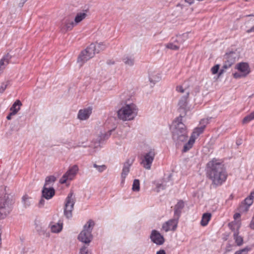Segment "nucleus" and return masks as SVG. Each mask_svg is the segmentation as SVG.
Returning a JSON list of instances; mask_svg holds the SVG:
<instances>
[{
    "instance_id": "f257e3e1",
    "label": "nucleus",
    "mask_w": 254,
    "mask_h": 254,
    "mask_svg": "<svg viewBox=\"0 0 254 254\" xmlns=\"http://www.w3.org/2000/svg\"><path fill=\"white\" fill-rule=\"evenodd\" d=\"M207 174L212 184L216 186L222 185L227 177L223 165L215 159L207 163Z\"/></svg>"
},
{
    "instance_id": "f03ea898",
    "label": "nucleus",
    "mask_w": 254,
    "mask_h": 254,
    "mask_svg": "<svg viewBox=\"0 0 254 254\" xmlns=\"http://www.w3.org/2000/svg\"><path fill=\"white\" fill-rule=\"evenodd\" d=\"M183 116L178 117L172 123L171 127L172 139L177 145L187 141L188 131L185 124L182 122Z\"/></svg>"
},
{
    "instance_id": "7ed1b4c3",
    "label": "nucleus",
    "mask_w": 254,
    "mask_h": 254,
    "mask_svg": "<svg viewBox=\"0 0 254 254\" xmlns=\"http://www.w3.org/2000/svg\"><path fill=\"white\" fill-rule=\"evenodd\" d=\"M138 108L131 99L123 102L122 107L118 111V118L123 121H132L137 115Z\"/></svg>"
},
{
    "instance_id": "20e7f679",
    "label": "nucleus",
    "mask_w": 254,
    "mask_h": 254,
    "mask_svg": "<svg viewBox=\"0 0 254 254\" xmlns=\"http://www.w3.org/2000/svg\"><path fill=\"white\" fill-rule=\"evenodd\" d=\"M12 200L6 187H0V219L5 218L10 211Z\"/></svg>"
},
{
    "instance_id": "39448f33",
    "label": "nucleus",
    "mask_w": 254,
    "mask_h": 254,
    "mask_svg": "<svg viewBox=\"0 0 254 254\" xmlns=\"http://www.w3.org/2000/svg\"><path fill=\"white\" fill-rule=\"evenodd\" d=\"M94 225V222L91 220H89L84 226L83 230L80 233L78 236V239L79 241L88 244L92 239L91 234L93 227Z\"/></svg>"
},
{
    "instance_id": "423d86ee",
    "label": "nucleus",
    "mask_w": 254,
    "mask_h": 254,
    "mask_svg": "<svg viewBox=\"0 0 254 254\" xmlns=\"http://www.w3.org/2000/svg\"><path fill=\"white\" fill-rule=\"evenodd\" d=\"M177 90L179 92L185 93V95L180 100L178 103L179 109L181 113L180 116L182 115L183 117L186 113L187 100L189 95L190 90L184 84L177 86Z\"/></svg>"
},
{
    "instance_id": "0eeeda50",
    "label": "nucleus",
    "mask_w": 254,
    "mask_h": 254,
    "mask_svg": "<svg viewBox=\"0 0 254 254\" xmlns=\"http://www.w3.org/2000/svg\"><path fill=\"white\" fill-rule=\"evenodd\" d=\"M156 155L155 150L150 148L143 153L141 157V165L146 170H150Z\"/></svg>"
},
{
    "instance_id": "6e6552de",
    "label": "nucleus",
    "mask_w": 254,
    "mask_h": 254,
    "mask_svg": "<svg viewBox=\"0 0 254 254\" xmlns=\"http://www.w3.org/2000/svg\"><path fill=\"white\" fill-rule=\"evenodd\" d=\"M75 198L72 192H70L66 197L64 207V215L67 218L72 217Z\"/></svg>"
},
{
    "instance_id": "1a4fd4ad",
    "label": "nucleus",
    "mask_w": 254,
    "mask_h": 254,
    "mask_svg": "<svg viewBox=\"0 0 254 254\" xmlns=\"http://www.w3.org/2000/svg\"><path fill=\"white\" fill-rule=\"evenodd\" d=\"M235 68L238 71L233 73V76L235 78L245 77L251 71L250 67L247 63H238L236 64Z\"/></svg>"
},
{
    "instance_id": "9d476101",
    "label": "nucleus",
    "mask_w": 254,
    "mask_h": 254,
    "mask_svg": "<svg viewBox=\"0 0 254 254\" xmlns=\"http://www.w3.org/2000/svg\"><path fill=\"white\" fill-rule=\"evenodd\" d=\"M204 129V126L195 128L192 132L188 141L184 145L183 151L187 152L193 146L196 138L203 132Z\"/></svg>"
},
{
    "instance_id": "9b49d317",
    "label": "nucleus",
    "mask_w": 254,
    "mask_h": 254,
    "mask_svg": "<svg viewBox=\"0 0 254 254\" xmlns=\"http://www.w3.org/2000/svg\"><path fill=\"white\" fill-rule=\"evenodd\" d=\"M78 171V167L74 165L70 168L60 180V183L64 184L67 180H72Z\"/></svg>"
},
{
    "instance_id": "f8f14e48",
    "label": "nucleus",
    "mask_w": 254,
    "mask_h": 254,
    "mask_svg": "<svg viewBox=\"0 0 254 254\" xmlns=\"http://www.w3.org/2000/svg\"><path fill=\"white\" fill-rule=\"evenodd\" d=\"M150 238L151 241L157 245H162L165 242L164 237L155 230L152 231Z\"/></svg>"
},
{
    "instance_id": "ddd939ff",
    "label": "nucleus",
    "mask_w": 254,
    "mask_h": 254,
    "mask_svg": "<svg viewBox=\"0 0 254 254\" xmlns=\"http://www.w3.org/2000/svg\"><path fill=\"white\" fill-rule=\"evenodd\" d=\"M178 224V219L175 218L168 220L164 223L162 226V230L167 232L176 230Z\"/></svg>"
},
{
    "instance_id": "4468645a",
    "label": "nucleus",
    "mask_w": 254,
    "mask_h": 254,
    "mask_svg": "<svg viewBox=\"0 0 254 254\" xmlns=\"http://www.w3.org/2000/svg\"><path fill=\"white\" fill-rule=\"evenodd\" d=\"M132 161L127 159L123 165V167L121 173V184H123L125 182V179L130 171V167L132 165Z\"/></svg>"
},
{
    "instance_id": "2eb2a0df",
    "label": "nucleus",
    "mask_w": 254,
    "mask_h": 254,
    "mask_svg": "<svg viewBox=\"0 0 254 254\" xmlns=\"http://www.w3.org/2000/svg\"><path fill=\"white\" fill-rule=\"evenodd\" d=\"M42 197L46 199H50L52 198L55 194V191L53 188L44 186L42 191Z\"/></svg>"
},
{
    "instance_id": "dca6fc26",
    "label": "nucleus",
    "mask_w": 254,
    "mask_h": 254,
    "mask_svg": "<svg viewBox=\"0 0 254 254\" xmlns=\"http://www.w3.org/2000/svg\"><path fill=\"white\" fill-rule=\"evenodd\" d=\"M92 113V110L90 108L81 109L78 113V119L80 120H86L89 118Z\"/></svg>"
},
{
    "instance_id": "f3484780",
    "label": "nucleus",
    "mask_w": 254,
    "mask_h": 254,
    "mask_svg": "<svg viewBox=\"0 0 254 254\" xmlns=\"http://www.w3.org/2000/svg\"><path fill=\"white\" fill-rule=\"evenodd\" d=\"M123 62L127 67L133 66L135 63L134 58L133 55L126 54L122 58Z\"/></svg>"
},
{
    "instance_id": "a211bd4d",
    "label": "nucleus",
    "mask_w": 254,
    "mask_h": 254,
    "mask_svg": "<svg viewBox=\"0 0 254 254\" xmlns=\"http://www.w3.org/2000/svg\"><path fill=\"white\" fill-rule=\"evenodd\" d=\"M11 58V56L7 53L0 60V72H2L3 70L9 64V61Z\"/></svg>"
},
{
    "instance_id": "6ab92c4d",
    "label": "nucleus",
    "mask_w": 254,
    "mask_h": 254,
    "mask_svg": "<svg viewBox=\"0 0 254 254\" xmlns=\"http://www.w3.org/2000/svg\"><path fill=\"white\" fill-rule=\"evenodd\" d=\"M75 25L74 22L66 19L62 23L61 29L63 32H65L71 30Z\"/></svg>"
},
{
    "instance_id": "aec40b11",
    "label": "nucleus",
    "mask_w": 254,
    "mask_h": 254,
    "mask_svg": "<svg viewBox=\"0 0 254 254\" xmlns=\"http://www.w3.org/2000/svg\"><path fill=\"white\" fill-rule=\"evenodd\" d=\"M22 105V104L19 100H16L10 108L11 115H16L20 110Z\"/></svg>"
},
{
    "instance_id": "412c9836",
    "label": "nucleus",
    "mask_w": 254,
    "mask_h": 254,
    "mask_svg": "<svg viewBox=\"0 0 254 254\" xmlns=\"http://www.w3.org/2000/svg\"><path fill=\"white\" fill-rule=\"evenodd\" d=\"M161 77L160 74L155 71H150L149 73V79L150 82L155 84L159 81Z\"/></svg>"
},
{
    "instance_id": "4be33fe9",
    "label": "nucleus",
    "mask_w": 254,
    "mask_h": 254,
    "mask_svg": "<svg viewBox=\"0 0 254 254\" xmlns=\"http://www.w3.org/2000/svg\"><path fill=\"white\" fill-rule=\"evenodd\" d=\"M32 198L29 196L28 194H24L22 197V204L23 207L25 208H27L31 206L32 204Z\"/></svg>"
},
{
    "instance_id": "5701e85b",
    "label": "nucleus",
    "mask_w": 254,
    "mask_h": 254,
    "mask_svg": "<svg viewBox=\"0 0 254 254\" xmlns=\"http://www.w3.org/2000/svg\"><path fill=\"white\" fill-rule=\"evenodd\" d=\"M184 207V203L183 201H179L177 204L175 206L174 208V214L175 216L178 219L181 213L182 209Z\"/></svg>"
},
{
    "instance_id": "b1692460",
    "label": "nucleus",
    "mask_w": 254,
    "mask_h": 254,
    "mask_svg": "<svg viewBox=\"0 0 254 254\" xmlns=\"http://www.w3.org/2000/svg\"><path fill=\"white\" fill-rule=\"evenodd\" d=\"M95 48L93 46V44H90L85 50H84V53H87V57L85 58L86 59H90L92 58L96 53L94 51Z\"/></svg>"
},
{
    "instance_id": "393cba45",
    "label": "nucleus",
    "mask_w": 254,
    "mask_h": 254,
    "mask_svg": "<svg viewBox=\"0 0 254 254\" xmlns=\"http://www.w3.org/2000/svg\"><path fill=\"white\" fill-rule=\"evenodd\" d=\"M95 48L93 46V44H90L85 50H84V53H87V57L85 58L86 59H90L92 58L96 53L94 51Z\"/></svg>"
},
{
    "instance_id": "a878e982",
    "label": "nucleus",
    "mask_w": 254,
    "mask_h": 254,
    "mask_svg": "<svg viewBox=\"0 0 254 254\" xmlns=\"http://www.w3.org/2000/svg\"><path fill=\"white\" fill-rule=\"evenodd\" d=\"M51 231L52 233H59L63 229V223L58 222L50 225Z\"/></svg>"
},
{
    "instance_id": "bb28decb",
    "label": "nucleus",
    "mask_w": 254,
    "mask_h": 254,
    "mask_svg": "<svg viewBox=\"0 0 254 254\" xmlns=\"http://www.w3.org/2000/svg\"><path fill=\"white\" fill-rule=\"evenodd\" d=\"M95 48V52L96 54L99 53L100 52L104 50L107 47V45L103 42H99L96 43H92Z\"/></svg>"
},
{
    "instance_id": "cd10ccee",
    "label": "nucleus",
    "mask_w": 254,
    "mask_h": 254,
    "mask_svg": "<svg viewBox=\"0 0 254 254\" xmlns=\"http://www.w3.org/2000/svg\"><path fill=\"white\" fill-rule=\"evenodd\" d=\"M252 204H248L247 201H246V199L242 201L239 206V211L240 213H246L249 209L250 206Z\"/></svg>"
},
{
    "instance_id": "c85d7f7f",
    "label": "nucleus",
    "mask_w": 254,
    "mask_h": 254,
    "mask_svg": "<svg viewBox=\"0 0 254 254\" xmlns=\"http://www.w3.org/2000/svg\"><path fill=\"white\" fill-rule=\"evenodd\" d=\"M225 58L227 60V61L225 62V63L222 66L223 71H224L225 70L230 67L234 63V60L232 58H231L230 55H226Z\"/></svg>"
},
{
    "instance_id": "c756f323",
    "label": "nucleus",
    "mask_w": 254,
    "mask_h": 254,
    "mask_svg": "<svg viewBox=\"0 0 254 254\" xmlns=\"http://www.w3.org/2000/svg\"><path fill=\"white\" fill-rule=\"evenodd\" d=\"M211 217V214L210 213H205L202 215L200 224L202 226H206L209 221H210Z\"/></svg>"
},
{
    "instance_id": "7c9ffc66",
    "label": "nucleus",
    "mask_w": 254,
    "mask_h": 254,
    "mask_svg": "<svg viewBox=\"0 0 254 254\" xmlns=\"http://www.w3.org/2000/svg\"><path fill=\"white\" fill-rule=\"evenodd\" d=\"M87 57V53H84V51H82L80 54L79 55L77 62L80 63L82 65L84 63L86 62L89 59H86L85 58Z\"/></svg>"
},
{
    "instance_id": "2f4dec72",
    "label": "nucleus",
    "mask_w": 254,
    "mask_h": 254,
    "mask_svg": "<svg viewBox=\"0 0 254 254\" xmlns=\"http://www.w3.org/2000/svg\"><path fill=\"white\" fill-rule=\"evenodd\" d=\"M56 180V178L54 176L47 177L45 179V183L44 186L48 187L52 185Z\"/></svg>"
},
{
    "instance_id": "473e14b6",
    "label": "nucleus",
    "mask_w": 254,
    "mask_h": 254,
    "mask_svg": "<svg viewBox=\"0 0 254 254\" xmlns=\"http://www.w3.org/2000/svg\"><path fill=\"white\" fill-rule=\"evenodd\" d=\"M86 16V13L85 12H80L77 13L74 19L75 24L78 23L84 19Z\"/></svg>"
},
{
    "instance_id": "72a5a7b5",
    "label": "nucleus",
    "mask_w": 254,
    "mask_h": 254,
    "mask_svg": "<svg viewBox=\"0 0 254 254\" xmlns=\"http://www.w3.org/2000/svg\"><path fill=\"white\" fill-rule=\"evenodd\" d=\"M234 238L235 240V242L238 246H241L243 243V238L238 235V233L236 232L234 234Z\"/></svg>"
},
{
    "instance_id": "f704fd0d",
    "label": "nucleus",
    "mask_w": 254,
    "mask_h": 254,
    "mask_svg": "<svg viewBox=\"0 0 254 254\" xmlns=\"http://www.w3.org/2000/svg\"><path fill=\"white\" fill-rule=\"evenodd\" d=\"M111 131L112 130H110L108 133L100 132L98 138L99 142L100 143L102 141L107 139L111 135Z\"/></svg>"
},
{
    "instance_id": "c9c22d12",
    "label": "nucleus",
    "mask_w": 254,
    "mask_h": 254,
    "mask_svg": "<svg viewBox=\"0 0 254 254\" xmlns=\"http://www.w3.org/2000/svg\"><path fill=\"white\" fill-rule=\"evenodd\" d=\"M167 183L165 181H162L161 183H158L156 184L157 191L159 192L161 190L166 189Z\"/></svg>"
},
{
    "instance_id": "e433bc0d",
    "label": "nucleus",
    "mask_w": 254,
    "mask_h": 254,
    "mask_svg": "<svg viewBox=\"0 0 254 254\" xmlns=\"http://www.w3.org/2000/svg\"><path fill=\"white\" fill-rule=\"evenodd\" d=\"M132 189L134 191H138L140 189L139 181L137 179H135L133 181Z\"/></svg>"
},
{
    "instance_id": "4c0bfd02",
    "label": "nucleus",
    "mask_w": 254,
    "mask_h": 254,
    "mask_svg": "<svg viewBox=\"0 0 254 254\" xmlns=\"http://www.w3.org/2000/svg\"><path fill=\"white\" fill-rule=\"evenodd\" d=\"M188 35L187 34H183L182 35L177 36L176 42L179 43V45L180 44H182L187 38Z\"/></svg>"
},
{
    "instance_id": "58836bf2",
    "label": "nucleus",
    "mask_w": 254,
    "mask_h": 254,
    "mask_svg": "<svg viewBox=\"0 0 254 254\" xmlns=\"http://www.w3.org/2000/svg\"><path fill=\"white\" fill-rule=\"evenodd\" d=\"M254 119V111L251 113L250 115L245 117L243 121L244 124L249 123L251 121Z\"/></svg>"
},
{
    "instance_id": "ea45409f",
    "label": "nucleus",
    "mask_w": 254,
    "mask_h": 254,
    "mask_svg": "<svg viewBox=\"0 0 254 254\" xmlns=\"http://www.w3.org/2000/svg\"><path fill=\"white\" fill-rule=\"evenodd\" d=\"M254 198V190L251 192L250 195L245 198L248 204H252Z\"/></svg>"
},
{
    "instance_id": "a19ab883",
    "label": "nucleus",
    "mask_w": 254,
    "mask_h": 254,
    "mask_svg": "<svg viewBox=\"0 0 254 254\" xmlns=\"http://www.w3.org/2000/svg\"><path fill=\"white\" fill-rule=\"evenodd\" d=\"M93 167L94 168H96L97 171L100 173L103 172L107 169V167L106 165H97L96 163H94L93 164Z\"/></svg>"
},
{
    "instance_id": "79ce46f5",
    "label": "nucleus",
    "mask_w": 254,
    "mask_h": 254,
    "mask_svg": "<svg viewBox=\"0 0 254 254\" xmlns=\"http://www.w3.org/2000/svg\"><path fill=\"white\" fill-rule=\"evenodd\" d=\"M9 82L8 81H5L1 83L0 87V93H2L5 91L7 86L9 84Z\"/></svg>"
},
{
    "instance_id": "37998d69",
    "label": "nucleus",
    "mask_w": 254,
    "mask_h": 254,
    "mask_svg": "<svg viewBox=\"0 0 254 254\" xmlns=\"http://www.w3.org/2000/svg\"><path fill=\"white\" fill-rule=\"evenodd\" d=\"M166 47L173 50H177L180 48V45L174 43H169L166 45Z\"/></svg>"
},
{
    "instance_id": "c03bdc74",
    "label": "nucleus",
    "mask_w": 254,
    "mask_h": 254,
    "mask_svg": "<svg viewBox=\"0 0 254 254\" xmlns=\"http://www.w3.org/2000/svg\"><path fill=\"white\" fill-rule=\"evenodd\" d=\"M249 250L250 249L248 247H246L242 249L241 250L237 251L235 254H247Z\"/></svg>"
},
{
    "instance_id": "a18cd8bd",
    "label": "nucleus",
    "mask_w": 254,
    "mask_h": 254,
    "mask_svg": "<svg viewBox=\"0 0 254 254\" xmlns=\"http://www.w3.org/2000/svg\"><path fill=\"white\" fill-rule=\"evenodd\" d=\"M219 65L218 64H216L215 65H214V66H213L212 68H211V72L213 74H216L217 73V72L218 71V70H219Z\"/></svg>"
},
{
    "instance_id": "49530a36",
    "label": "nucleus",
    "mask_w": 254,
    "mask_h": 254,
    "mask_svg": "<svg viewBox=\"0 0 254 254\" xmlns=\"http://www.w3.org/2000/svg\"><path fill=\"white\" fill-rule=\"evenodd\" d=\"M88 252V250L87 249V247L85 246H83L80 249V254H86Z\"/></svg>"
},
{
    "instance_id": "de8ad7c7",
    "label": "nucleus",
    "mask_w": 254,
    "mask_h": 254,
    "mask_svg": "<svg viewBox=\"0 0 254 254\" xmlns=\"http://www.w3.org/2000/svg\"><path fill=\"white\" fill-rule=\"evenodd\" d=\"M44 198L42 197L40 199L39 202V204H38V206L39 207H42L44 206V204H45V200L44 199Z\"/></svg>"
},
{
    "instance_id": "09e8293b",
    "label": "nucleus",
    "mask_w": 254,
    "mask_h": 254,
    "mask_svg": "<svg viewBox=\"0 0 254 254\" xmlns=\"http://www.w3.org/2000/svg\"><path fill=\"white\" fill-rule=\"evenodd\" d=\"M251 228L254 229V216L253 217L252 220L250 224Z\"/></svg>"
},
{
    "instance_id": "8fccbe9b",
    "label": "nucleus",
    "mask_w": 254,
    "mask_h": 254,
    "mask_svg": "<svg viewBox=\"0 0 254 254\" xmlns=\"http://www.w3.org/2000/svg\"><path fill=\"white\" fill-rule=\"evenodd\" d=\"M240 216H241L240 213H237L234 214V218L235 219H237L240 218Z\"/></svg>"
},
{
    "instance_id": "3c124183",
    "label": "nucleus",
    "mask_w": 254,
    "mask_h": 254,
    "mask_svg": "<svg viewBox=\"0 0 254 254\" xmlns=\"http://www.w3.org/2000/svg\"><path fill=\"white\" fill-rule=\"evenodd\" d=\"M156 254H166L165 251L164 250H161L158 251Z\"/></svg>"
},
{
    "instance_id": "603ef678",
    "label": "nucleus",
    "mask_w": 254,
    "mask_h": 254,
    "mask_svg": "<svg viewBox=\"0 0 254 254\" xmlns=\"http://www.w3.org/2000/svg\"><path fill=\"white\" fill-rule=\"evenodd\" d=\"M253 32H254V26H253L251 29H250L247 31V32L248 33H250Z\"/></svg>"
},
{
    "instance_id": "864d4df0",
    "label": "nucleus",
    "mask_w": 254,
    "mask_h": 254,
    "mask_svg": "<svg viewBox=\"0 0 254 254\" xmlns=\"http://www.w3.org/2000/svg\"><path fill=\"white\" fill-rule=\"evenodd\" d=\"M194 0H185L186 2H187L189 3V4H191L193 3Z\"/></svg>"
},
{
    "instance_id": "5fc2aeb1",
    "label": "nucleus",
    "mask_w": 254,
    "mask_h": 254,
    "mask_svg": "<svg viewBox=\"0 0 254 254\" xmlns=\"http://www.w3.org/2000/svg\"><path fill=\"white\" fill-rule=\"evenodd\" d=\"M13 115H11V112H10V113L9 114V115L7 116L6 117V119L8 120H11V116H12Z\"/></svg>"
},
{
    "instance_id": "6e6d98bb",
    "label": "nucleus",
    "mask_w": 254,
    "mask_h": 254,
    "mask_svg": "<svg viewBox=\"0 0 254 254\" xmlns=\"http://www.w3.org/2000/svg\"><path fill=\"white\" fill-rule=\"evenodd\" d=\"M86 254H91L90 252H88L87 253H86Z\"/></svg>"
},
{
    "instance_id": "4d7b16f0",
    "label": "nucleus",
    "mask_w": 254,
    "mask_h": 254,
    "mask_svg": "<svg viewBox=\"0 0 254 254\" xmlns=\"http://www.w3.org/2000/svg\"><path fill=\"white\" fill-rule=\"evenodd\" d=\"M254 16V15L253 14L248 15V16Z\"/></svg>"
},
{
    "instance_id": "13d9d810",
    "label": "nucleus",
    "mask_w": 254,
    "mask_h": 254,
    "mask_svg": "<svg viewBox=\"0 0 254 254\" xmlns=\"http://www.w3.org/2000/svg\"><path fill=\"white\" fill-rule=\"evenodd\" d=\"M1 72H0V73H1Z\"/></svg>"
}]
</instances>
